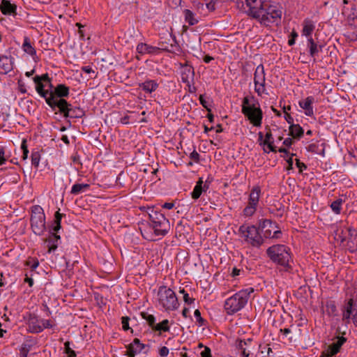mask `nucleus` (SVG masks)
<instances>
[{
    "label": "nucleus",
    "mask_w": 357,
    "mask_h": 357,
    "mask_svg": "<svg viewBox=\"0 0 357 357\" xmlns=\"http://www.w3.org/2000/svg\"><path fill=\"white\" fill-rule=\"evenodd\" d=\"M129 318L128 317H123L121 318L122 328L124 331H128L129 327Z\"/></svg>",
    "instance_id": "obj_51"
},
{
    "label": "nucleus",
    "mask_w": 357,
    "mask_h": 357,
    "mask_svg": "<svg viewBox=\"0 0 357 357\" xmlns=\"http://www.w3.org/2000/svg\"><path fill=\"white\" fill-rule=\"evenodd\" d=\"M241 112L254 126H261L263 112L254 96H246L243 99Z\"/></svg>",
    "instance_id": "obj_2"
},
{
    "label": "nucleus",
    "mask_w": 357,
    "mask_h": 357,
    "mask_svg": "<svg viewBox=\"0 0 357 357\" xmlns=\"http://www.w3.org/2000/svg\"><path fill=\"white\" fill-rule=\"evenodd\" d=\"M259 227L265 238H278L281 234L277 224L268 219L261 220Z\"/></svg>",
    "instance_id": "obj_10"
},
{
    "label": "nucleus",
    "mask_w": 357,
    "mask_h": 357,
    "mask_svg": "<svg viewBox=\"0 0 357 357\" xmlns=\"http://www.w3.org/2000/svg\"><path fill=\"white\" fill-rule=\"evenodd\" d=\"M251 342V338H248L247 340H236V348L241 351V357H250V351L248 349L247 346H248V344H250Z\"/></svg>",
    "instance_id": "obj_24"
},
{
    "label": "nucleus",
    "mask_w": 357,
    "mask_h": 357,
    "mask_svg": "<svg viewBox=\"0 0 357 357\" xmlns=\"http://www.w3.org/2000/svg\"><path fill=\"white\" fill-rule=\"evenodd\" d=\"M40 320L36 317L31 318L28 323V330L33 333H38L42 331Z\"/></svg>",
    "instance_id": "obj_25"
},
{
    "label": "nucleus",
    "mask_w": 357,
    "mask_h": 357,
    "mask_svg": "<svg viewBox=\"0 0 357 357\" xmlns=\"http://www.w3.org/2000/svg\"><path fill=\"white\" fill-rule=\"evenodd\" d=\"M148 210L150 225L155 236H165L170 229L168 219L164 214L155 210L153 207L149 208Z\"/></svg>",
    "instance_id": "obj_5"
},
{
    "label": "nucleus",
    "mask_w": 357,
    "mask_h": 357,
    "mask_svg": "<svg viewBox=\"0 0 357 357\" xmlns=\"http://www.w3.org/2000/svg\"><path fill=\"white\" fill-rule=\"evenodd\" d=\"M335 239L344 243L347 241V234L344 229H337L335 232Z\"/></svg>",
    "instance_id": "obj_42"
},
{
    "label": "nucleus",
    "mask_w": 357,
    "mask_h": 357,
    "mask_svg": "<svg viewBox=\"0 0 357 357\" xmlns=\"http://www.w3.org/2000/svg\"><path fill=\"white\" fill-rule=\"evenodd\" d=\"M47 104L52 109V110H55L56 108H58L59 112L63 114L64 117H68L70 104H69L65 99L60 98L57 100H54V98L51 96L50 98H47Z\"/></svg>",
    "instance_id": "obj_12"
},
{
    "label": "nucleus",
    "mask_w": 357,
    "mask_h": 357,
    "mask_svg": "<svg viewBox=\"0 0 357 357\" xmlns=\"http://www.w3.org/2000/svg\"><path fill=\"white\" fill-rule=\"evenodd\" d=\"M183 301L185 303L187 304H191L194 302V299L192 298H190L189 295L188 293L186 294H184L183 295Z\"/></svg>",
    "instance_id": "obj_60"
},
{
    "label": "nucleus",
    "mask_w": 357,
    "mask_h": 357,
    "mask_svg": "<svg viewBox=\"0 0 357 357\" xmlns=\"http://www.w3.org/2000/svg\"><path fill=\"white\" fill-rule=\"evenodd\" d=\"M215 1L214 0H211L209 2H207L205 0V7H206V10L207 11V14L209 12H211L215 9Z\"/></svg>",
    "instance_id": "obj_48"
},
{
    "label": "nucleus",
    "mask_w": 357,
    "mask_h": 357,
    "mask_svg": "<svg viewBox=\"0 0 357 357\" xmlns=\"http://www.w3.org/2000/svg\"><path fill=\"white\" fill-rule=\"evenodd\" d=\"M201 357H211V351L208 347H204V349L200 354Z\"/></svg>",
    "instance_id": "obj_54"
},
{
    "label": "nucleus",
    "mask_w": 357,
    "mask_h": 357,
    "mask_svg": "<svg viewBox=\"0 0 357 357\" xmlns=\"http://www.w3.org/2000/svg\"><path fill=\"white\" fill-rule=\"evenodd\" d=\"M291 109V107L290 106H288L287 107H284V119L285 120L287 121V122L291 126L292 124H294V119L293 117L291 116L290 114L287 113V110H290Z\"/></svg>",
    "instance_id": "obj_47"
},
{
    "label": "nucleus",
    "mask_w": 357,
    "mask_h": 357,
    "mask_svg": "<svg viewBox=\"0 0 357 357\" xmlns=\"http://www.w3.org/2000/svg\"><path fill=\"white\" fill-rule=\"evenodd\" d=\"M296 165L299 169L300 172H302L303 169L307 168V166L303 162H301L298 159H296Z\"/></svg>",
    "instance_id": "obj_57"
},
{
    "label": "nucleus",
    "mask_w": 357,
    "mask_h": 357,
    "mask_svg": "<svg viewBox=\"0 0 357 357\" xmlns=\"http://www.w3.org/2000/svg\"><path fill=\"white\" fill-rule=\"evenodd\" d=\"M289 132L294 138L299 139L303 135L304 130L299 124L294 123L289 126Z\"/></svg>",
    "instance_id": "obj_30"
},
{
    "label": "nucleus",
    "mask_w": 357,
    "mask_h": 357,
    "mask_svg": "<svg viewBox=\"0 0 357 357\" xmlns=\"http://www.w3.org/2000/svg\"><path fill=\"white\" fill-rule=\"evenodd\" d=\"M160 50L170 52V50L166 47H153L143 43L138 44L137 46V51L140 54H156L159 52Z\"/></svg>",
    "instance_id": "obj_16"
},
{
    "label": "nucleus",
    "mask_w": 357,
    "mask_h": 357,
    "mask_svg": "<svg viewBox=\"0 0 357 357\" xmlns=\"http://www.w3.org/2000/svg\"><path fill=\"white\" fill-rule=\"evenodd\" d=\"M202 184H203V181H202V178H200L199 179V181L197 182V183L191 193V196H192V199H197L198 198H199V197L201 196V195L204 190Z\"/></svg>",
    "instance_id": "obj_31"
},
{
    "label": "nucleus",
    "mask_w": 357,
    "mask_h": 357,
    "mask_svg": "<svg viewBox=\"0 0 357 357\" xmlns=\"http://www.w3.org/2000/svg\"><path fill=\"white\" fill-rule=\"evenodd\" d=\"M169 354V349L166 347H162L159 350V355L161 357H166Z\"/></svg>",
    "instance_id": "obj_56"
},
{
    "label": "nucleus",
    "mask_w": 357,
    "mask_h": 357,
    "mask_svg": "<svg viewBox=\"0 0 357 357\" xmlns=\"http://www.w3.org/2000/svg\"><path fill=\"white\" fill-rule=\"evenodd\" d=\"M64 346L65 353L67 354L68 357H76V354L75 351L70 347V342L68 341L65 342Z\"/></svg>",
    "instance_id": "obj_45"
},
{
    "label": "nucleus",
    "mask_w": 357,
    "mask_h": 357,
    "mask_svg": "<svg viewBox=\"0 0 357 357\" xmlns=\"http://www.w3.org/2000/svg\"><path fill=\"white\" fill-rule=\"evenodd\" d=\"M181 79L184 83L190 84L195 77L194 68L188 64L181 65Z\"/></svg>",
    "instance_id": "obj_19"
},
{
    "label": "nucleus",
    "mask_w": 357,
    "mask_h": 357,
    "mask_svg": "<svg viewBox=\"0 0 357 357\" xmlns=\"http://www.w3.org/2000/svg\"><path fill=\"white\" fill-rule=\"evenodd\" d=\"M40 323L42 325V331H43L44 328H51L53 326L52 324H51V321L47 319H40Z\"/></svg>",
    "instance_id": "obj_52"
},
{
    "label": "nucleus",
    "mask_w": 357,
    "mask_h": 357,
    "mask_svg": "<svg viewBox=\"0 0 357 357\" xmlns=\"http://www.w3.org/2000/svg\"><path fill=\"white\" fill-rule=\"evenodd\" d=\"M13 59L5 55L0 56V73L6 74L13 70Z\"/></svg>",
    "instance_id": "obj_22"
},
{
    "label": "nucleus",
    "mask_w": 357,
    "mask_h": 357,
    "mask_svg": "<svg viewBox=\"0 0 357 357\" xmlns=\"http://www.w3.org/2000/svg\"><path fill=\"white\" fill-rule=\"evenodd\" d=\"M254 291L252 287L242 289L228 298L225 302V310L228 314H234L243 309L247 304L251 293Z\"/></svg>",
    "instance_id": "obj_4"
},
{
    "label": "nucleus",
    "mask_w": 357,
    "mask_h": 357,
    "mask_svg": "<svg viewBox=\"0 0 357 357\" xmlns=\"http://www.w3.org/2000/svg\"><path fill=\"white\" fill-rule=\"evenodd\" d=\"M238 234L245 243L252 247L259 248L264 243L258 229L254 225H242L238 229Z\"/></svg>",
    "instance_id": "obj_6"
},
{
    "label": "nucleus",
    "mask_w": 357,
    "mask_h": 357,
    "mask_svg": "<svg viewBox=\"0 0 357 357\" xmlns=\"http://www.w3.org/2000/svg\"><path fill=\"white\" fill-rule=\"evenodd\" d=\"M142 317L144 319H145L148 322L149 326L151 328H153L155 324V317L152 314H148L147 312H142Z\"/></svg>",
    "instance_id": "obj_39"
},
{
    "label": "nucleus",
    "mask_w": 357,
    "mask_h": 357,
    "mask_svg": "<svg viewBox=\"0 0 357 357\" xmlns=\"http://www.w3.org/2000/svg\"><path fill=\"white\" fill-rule=\"evenodd\" d=\"M266 145H267L269 151H268L270 152V151H272V152H276V148L275 146H273V142H268V144H266Z\"/></svg>",
    "instance_id": "obj_63"
},
{
    "label": "nucleus",
    "mask_w": 357,
    "mask_h": 357,
    "mask_svg": "<svg viewBox=\"0 0 357 357\" xmlns=\"http://www.w3.org/2000/svg\"><path fill=\"white\" fill-rule=\"evenodd\" d=\"M307 150L309 152L320 154L324 151V149H321L318 144L312 143L307 147Z\"/></svg>",
    "instance_id": "obj_41"
},
{
    "label": "nucleus",
    "mask_w": 357,
    "mask_h": 357,
    "mask_svg": "<svg viewBox=\"0 0 357 357\" xmlns=\"http://www.w3.org/2000/svg\"><path fill=\"white\" fill-rule=\"evenodd\" d=\"M260 194V187L255 186L252 189L249 195L248 205L243 211V215L250 217L255 213L259 204Z\"/></svg>",
    "instance_id": "obj_9"
},
{
    "label": "nucleus",
    "mask_w": 357,
    "mask_h": 357,
    "mask_svg": "<svg viewBox=\"0 0 357 357\" xmlns=\"http://www.w3.org/2000/svg\"><path fill=\"white\" fill-rule=\"evenodd\" d=\"M158 303L166 311H173L178 307L179 303L174 291L170 288L162 286L158 291Z\"/></svg>",
    "instance_id": "obj_7"
},
{
    "label": "nucleus",
    "mask_w": 357,
    "mask_h": 357,
    "mask_svg": "<svg viewBox=\"0 0 357 357\" xmlns=\"http://www.w3.org/2000/svg\"><path fill=\"white\" fill-rule=\"evenodd\" d=\"M314 102V98L312 96H308L306 98L301 100L298 102L299 106L304 109L305 114L308 116H312L314 114L312 104Z\"/></svg>",
    "instance_id": "obj_21"
},
{
    "label": "nucleus",
    "mask_w": 357,
    "mask_h": 357,
    "mask_svg": "<svg viewBox=\"0 0 357 357\" xmlns=\"http://www.w3.org/2000/svg\"><path fill=\"white\" fill-rule=\"evenodd\" d=\"M21 148L23 150L22 159L25 160L28 158L29 150L27 149L26 141L24 140L22 143Z\"/></svg>",
    "instance_id": "obj_50"
},
{
    "label": "nucleus",
    "mask_w": 357,
    "mask_h": 357,
    "mask_svg": "<svg viewBox=\"0 0 357 357\" xmlns=\"http://www.w3.org/2000/svg\"><path fill=\"white\" fill-rule=\"evenodd\" d=\"M194 315L197 321L200 324V326L204 325V320L202 318L201 312L199 310H195Z\"/></svg>",
    "instance_id": "obj_53"
},
{
    "label": "nucleus",
    "mask_w": 357,
    "mask_h": 357,
    "mask_svg": "<svg viewBox=\"0 0 357 357\" xmlns=\"http://www.w3.org/2000/svg\"><path fill=\"white\" fill-rule=\"evenodd\" d=\"M61 218L62 214H61L59 211L56 212L54 220L55 226H54L52 229L53 231H58L61 229Z\"/></svg>",
    "instance_id": "obj_43"
},
{
    "label": "nucleus",
    "mask_w": 357,
    "mask_h": 357,
    "mask_svg": "<svg viewBox=\"0 0 357 357\" xmlns=\"http://www.w3.org/2000/svg\"><path fill=\"white\" fill-rule=\"evenodd\" d=\"M346 342V338L344 337H338L337 340L331 344L327 349L323 353L321 357H331L336 354L342 345Z\"/></svg>",
    "instance_id": "obj_15"
},
{
    "label": "nucleus",
    "mask_w": 357,
    "mask_h": 357,
    "mask_svg": "<svg viewBox=\"0 0 357 357\" xmlns=\"http://www.w3.org/2000/svg\"><path fill=\"white\" fill-rule=\"evenodd\" d=\"M90 185L87 183H76L73 185L70 193L73 195H78L89 189Z\"/></svg>",
    "instance_id": "obj_33"
},
{
    "label": "nucleus",
    "mask_w": 357,
    "mask_h": 357,
    "mask_svg": "<svg viewBox=\"0 0 357 357\" xmlns=\"http://www.w3.org/2000/svg\"><path fill=\"white\" fill-rule=\"evenodd\" d=\"M307 47L309 49L310 55L314 58L320 52L322 51L324 44L319 41H316L312 36H310L307 38Z\"/></svg>",
    "instance_id": "obj_17"
},
{
    "label": "nucleus",
    "mask_w": 357,
    "mask_h": 357,
    "mask_svg": "<svg viewBox=\"0 0 357 357\" xmlns=\"http://www.w3.org/2000/svg\"><path fill=\"white\" fill-rule=\"evenodd\" d=\"M24 282H27L29 287H32L33 285V280L31 277H29L28 273L25 274V278L24 280Z\"/></svg>",
    "instance_id": "obj_61"
},
{
    "label": "nucleus",
    "mask_w": 357,
    "mask_h": 357,
    "mask_svg": "<svg viewBox=\"0 0 357 357\" xmlns=\"http://www.w3.org/2000/svg\"><path fill=\"white\" fill-rule=\"evenodd\" d=\"M194 6L199 13L201 14L206 15H207V11L205 7V0H202L198 2H195Z\"/></svg>",
    "instance_id": "obj_40"
},
{
    "label": "nucleus",
    "mask_w": 357,
    "mask_h": 357,
    "mask_svg": "<svg viewBox=\"0 0 357 357\" xmlns=\"http://www.w3.org/2000/svg\"><path fill=\"white\" fill-rule=\"evenodd\" d=\"M343 201L342 199H337L333 202L331 204V208L334 213L340 214L341 211V206Z\"/></svg>",
    "instance_id": "obj_38"
},
{
    "label": "nucleus",
    "mask_w": 357,
    "mask_h": 357,
    "mask_svg": "<svg viewBox=\"0 0 357 357\" xmlns=\"http://www.w3.org/2000/svg\"><path fill=\"white\" fill-rule=\"evenodd\" d=\"M22 47L26 53L31 56L35 55L36 53L35 48L31 44L30 39L27 36L24 38V43Z\"/></svg>",
    "instance_id": "obj_32"
},
{
    "label": "nucleus",
    "mask_w": 357,
    "mask_h": 357,
    "mask_svg": "<svg viewBox=\"0 0 357 357\" xmlns=\"http://www.w3.org/2000/svg\"><path fill=\"white\" fill-rule=\"evenodd\" d=\"M289 248L284 245H274L269 247L266 253L270 259L275 263L282 266L286 271L291 270V255Z\"/></svg>",
    "instance_id": "obj_3"
},
{
    "label": "nucleus",
    "mask_w": 357,
    "mask_h": 357,
    "mask_svg": "<svg viewBox=\"0 0 357 357\" xmlns=\"http://www.w3.org/2000/svg\"><path fill=\"white\" fill-rule=\"evenodd\" d=\"M199 101L201 105L207 109L208 112H211V109L208 107L207 102L204 100L202 95L199 96Z\"/></svg>",
    "instance_id": "obj_58"
},
{
    "label": "nucleus",
    "mask_w": 357,
    "mask_h": 357,
    "mask_svg": "<svg viewBox=\"0 0 357 357\" xmlns=\"http://www.w3.org/2000/svg\"><path fill=\"white\" fill-rule=\"evenodd\" d=\"M248 15L257 20L261 24L268 26L278 23L282 16V10L268 0H238Z\"/></svg>",
    "instance_id": "obj_1"
},
{
    "label": "nucleus",
    "mask_w": 357,
    "mask_h": 357,
    "mask_svg": "<svg viewBox=\"0 0 357 357\" xmlns=\"http://www.w3.org/2000/svg\"><path fill=\"white\" fill-rule=\"evenodd\" d=\"M152 330L160 332H167L169 331V321L167 319H164L162 322L159 324H155Z\"/></svg>",
    "instance_id": "obj_35"
},
{
    "label": "nucleus",
    "mask_w": 357,
    "mask_h": 357,
    "mask_svg": "<svg viewBox=\"0 0 357 357\" xmlns=\"http://www.w3.org/2000/svg\"><path fill=\"white\" fill-rule=\"evenodd\" d=\"M347 234L346 245L351 252L357 250V229L352 227L345 228Z\"/></svg>",
    "instance_id": "obj_14"
},
{
    "label": "nucleus",
    "mask_w": 357,
    "mask_h": 357,
    "mask_svg": "<svg viewBox=\"0 0 357 357\" xmlns=\"http://www.w3.org/2000/svg\"><path fill=\"white\" fill-rule=\"evenodd\" d=\"M190 158L193 160L195 162H199V154L194 150L190 154Z\"/></svg>",
    "instance_id": "obj_55"
},
{
    "label": "nucleus",
    "mask_w": 357,
    "mask_h": 357,
    "mask_svg": "<svg viewBox=\"0 0 357 357\" xmlns=\"http://www.w3.org/2000/svg\"><path fill=\"white\" fill-rule=\"evenodd\" d=\"M265 80L264 68L260 64L257 66L254 74L255 90L259 96L265 92Z\"/></svg>",
    "instance_id": "obj_11"
},
{
    "label": "nucleus",
    "mask_w": 357,
    "mask_h": 357,
    "mask_svg": "<svg viewBox=\"0 0 357 357\" xmlns=\"http://www.w3.org/2000/svg\"><path fill=\"white\" fill-rule=\"evenodd\" d=\"M36 84V89L37 92L45 98L47 102V98H48L50 91L48 90L44 89V84L40 82H34Z\"/></svg>",
    "instance_id": "obj_37"
},
{
    "label": "nucleus",
    "mask_w": 357,
    "mask_h": 357,
    "mask_svg": "<svg viewBox=\"0 0 357 357\" xmlns=\"http://www.w3.org/2000/svg\"><path fill=\"white\" fill-rule=\"evenodd\" d=\"M0 10L4 15L15 16L17 6L9 0H2L0 4Z\"/></svg>",
    "instance_id": "obj_20"
},
{
    "label": "nucleus",
    "mask_w": 357,
    "mask_h": 357,
    "mask_svg": "<svg viewBox=\"0 0 357 357\" xmlns=\"http://www.w3.org/2000/svg\"><path fill=\"white\" fill-rule=\"evenodd\" d=\"M174 206V204L172 202H166L162 206L163 208L166 209H172Z\"/></svg>",
    "instance_id": "obj_64"
},
{
    "label": "nucleus",
    "mask_w": 357,
    "mask_h": 357,
    "mask_svg": "<svg viewBox=\"0 0 357 357\" xmlns=\"http://www.w3.org/2000/svg\"><path fill=\"white\" fill-rule=\"evenodd\" d=\"M33 263L31 265V271H34L39 265L38 260L36 259H32Z\"/></svg>",
    "instance_id": "obj_62"
},
{
    "label": "nucleus",
    "mask_w": 357,
    "mask_h": 357,
    "mask_svg": "<svg viewBox=\"0 0 357 357\" xmlns=\"http://www.w3.org/2000/svg\"><path fill=\"white\" fill-rule=\"evenodd\" d=\"M69 95V88L65 84H58L54 89L50 91L48 98L52 96L54 100L67 97Z\"/></svg>",
    "instance_id": "obj_18"
},
{
    "label": "nucleus",
    "mask_w": 357,
    "mask_h": 357,
    "mask_svg": "<svg viewBox=\"0 0 357 357\" xmlns=\"http://www.w3.org/2000/svg\"><path fill=\"white\" fill-rule=\"evenodd\" d=\"M33 82H40L43 83V82H47L50 83V79L47 74H43L41 76L36 75L33 77Z\"/></svg>",
    "instance_id": "obj_46"
},
{
    "label": "nucleus",
    "mask_w": 357,
    "mask_h": 357,
    "mask_svg": "<svg viewBox=\"0 0 357 357\" xmlns=\"http://www.w3.org/2000/svg\"><path fill=\"white\" fill-rule=\"evenodd\" d=\"M183 15L185 21L190 25L193 26L198 23L199 20L195 17V14L189 9H185L183 10Z\"/></svg>",
    "instance_id": "obj_28"
},
{
    "label": "nucleus",
    "mask_w": 357,
    "mask_h": 357,
    "mask_svg": "<svg viewBox=\"0 0 357 357\" xmlns=\"http://www.w3.org/2000/svg\"><path fill=\"white\" fill-rule=\"evenodd\" d=\"M84 115V112L82 109L77 107H70L68 112V117L70 118H82Z\"/></svg>",
    "instance_id": "obj_34"
},
{
    "label": "nucleus",
    "mask_w": 357,
    "mask_h": 357,
    "mask_svg": "<svg viewBox=\"0 0 357 357\" xmlns=\"http://www.w3.org/2000/svg\"><path fill=\"white\" fill-rule=\"evenodd\" d=\"M315 26L312 21L310 20H305L303 22V35L307 37V38L312 36V33L313 32Z\"/></svg>",
    "instance_id": "obj_29"
},
{
    "label": "nucleus",
    "mask_w": 357,
    "mask_h": 357,
    "mask_svg": "<svg viewBox=\"0 0 357 357\" xmlns=\"http://www.w3.org/2000/svg\"><path fill=\"white\" fill-rule=\"evenodd\" d=\"M266 129H268V132H266L265 135V139L263 142L264 145L268 144V142H272L271 139H273V135L271 129L268 127H266Z\"/></svg>",
    "instance_id": "obj_49"
},
{
    "label": "nucleus",
    "mask_w": 357,
    "mask_h": 357,
    "mask_svg": "<svg viewBox=\"0 0 357 357\" xmlns=\"http://www.w3.org/2000/svg\"><path fill=\"white\" fill-rule=\"evenodd\" d=\"M148 345L142 344L138 338H135L128 346V348L132 351V352L139 354L144 349L148 348Z\"/></svg>",
    "instance_id": "obj_27"
},
{
    "label": "nucleus",
    "mask_w": 357,
    "mask_h": 357,
    "mask_svg": "<svg viewBox=\"0 0 357 357\" xmlns=\"http://www.w3.org/2000/svg\"><path fill=\"white\" fill-rule=\"evenodd\" d=\"M139 86L146 93H152L158 87V84L155 80L149 79L143 83H140Z\"/></svg>",
    "instance_id": "obj_26"
},
{
    "label": "nucleus",
    "mask_w": 357,
    "mask_h": 357,
    "mask_svg": "<svg viewBox=\"0 0 357 357\" xmlns=\"http://www.w3.org/2000/svg\"><path fill=\"white\" fill-rule=\"evenodd\" d=\"M40 160V154L38 151L31 153V164L35 167H38Z\"/></svg>",
    "instance_id": "obj_44"
},
{
    "label": "nucleus",
    "mask_w": 357,
    "mask_h": 357,
    "mask_svg": "<svg viewBox=\"0 0 357 357\" xmlns=\"http://www.w3.org/2000/svg\"><path fill=\"white\" fill-rule=\"evenodd\" d=\"M31 227L33 232L42 236L46 231L45 215L43 209L39 205L31 207Z\"/></svg>",
    "instance_id": "obj_8"
},
{
    "label": "nucleus",
    "mask_w": 357,
    "mask_h": 357,
    "mask_svg": "<svg viewBox=\"0 0 357 357\" xmlns=\"http://www.w3.org/2000/svg\"><path fill=\"white\" fill-rule=\"evenodd\" d=\"M6 159L5 158V151L3 148L0 149V165H2L5 163Z\"/></svg>",
    "instance_id": "obj_59"
},
{
    "label": "nucleus",
    "mask_w": 357,
    "mask_h": 357,
    "mask_svg": "<svg viewBox=\"0 0 357 357\" xmlns=\"http://www.w3.org/2000/svg\"><path fill=\"white\" fill-rule=\"evenodd\" d=\"M60 236L52 232L50 234L49 236L44 239V242L47 243L49 253H51L56 250L59 245V241H60Z\"/></svg>",
    "instance_id": "obj_23"
},
{
    "label": "nucleus",
    "mask_w": 357,
    "mask_h": 357,
    "mask_svg": "<svg viewBox=\"0 0 357 357\" xmlns=\"http://www.w3.org/2000/svg\"><path fill=\"white\" fill-rule=\"evenodd\" d=\"M352 316L354 324L357 326V294L349 299L343 313V319H350Z\"/></svg>",
    "instance_id": "obj_13"
},
{
    "label": "nucleus",
    "mask_w": 357,
    "mask_h": 357,
    "mask_svg": "<svg viewBox=\"0 0 357 357\" xmlns=\"http://www.w3.org/2000/svg\"><path fill=\"white\" fill-rule=\"evenodd\" d=\"M34 342L31 340H26L22 345L20 354L21 357H26L31 347L33 345Z\"/></svg>",
    "instance_id": "obj_36"
}]
</instances>
